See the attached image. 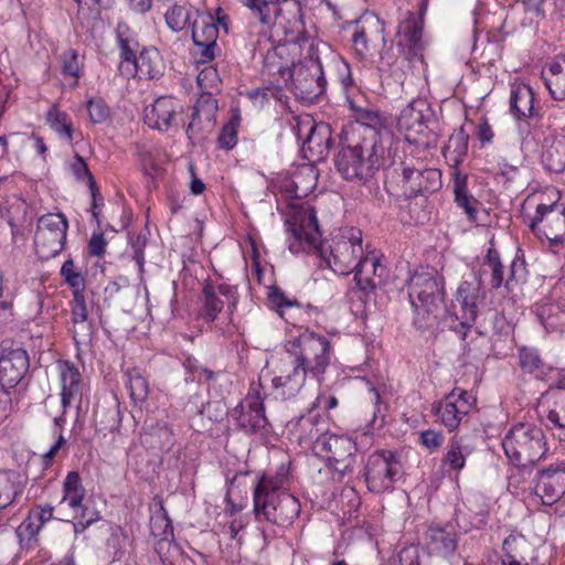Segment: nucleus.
<instances>
[{"instance_id":"nucleus-1","label":"nucleus","mask_w":565,"mask_h":565,"mask_svg":"<svg viewBox=\"0 0 565 565\" xmlns=\"http://www.w3.org/2000/svg\"><path fill=\"white\" fill-rule=\"evenodd\" d=\"M288 248L292 254H316L333 273L349 275L364 256L362 232L348 227L332 239L329 249L321 242L317 212L308 202L292 204L285 221Z\"/></svg>"},{"instance_id":"nucleus-2","label":"nucleus","mask_w":565,"mask_h":565,"mask_svg":"<svg viewBox=\"0 0 565 565\" xmlns=\"http://www.w3.org/2000/svg\"><path fill=\"white\" fill-rule=\"evenodd\" d=\"M288 469L281 465L275 473H264L253 490L254 513L257 521L287 529L299 518L301 505L289 492Z\"/></svg>"},{"instance_id":"nucleus-3","label":"nucleus","mask_w":565,"mask_h":565,"mask_svg":"<svg viewBox=\"0 0 565 565\" xmlns=\"http://www.w3.org/2000/svg\"><path fill=\"white\" fill-rule=\"evenodd\" d=\"M408 298L413 308V324L422 332L434 333L440 321L445 298V279L435 270L415 271L408 279Z\"/></svg>"},{"instance_id":"nucleus-4","label":"nucleus","mask_w":565,"mask_h":565,"mask_svg":"<svg viewBox=\"0 0 565 565\" xmlns=\"http://www.w3.org/2000/svg\"><path fill=\"white\" fill-rule=\"evenodd\" d=\"M285 364H295L309 379L321 383L331 365L333 349L330 340L306 329L298 334H290L284 341Z\"/></svg>"},{"instance_id":"nucleus-5","label":"nucleus","mask_w":565,"mask_h":565,"mask_svg":"<svg viewBox=\"0 0 565 565\" xmlns=\"http://www.w3.org/2000/svg\"><path fill=\"white\" fill-rule=\"evenodd\" d=\"M508 460L518 468L536 466L548 452L543 428L534 423H516L501 441Z\"/></svg>"},{"instance_id":"nucleus-6","label":"nucleus","mask_w":565,"mask_h":565,"mask_svg":"<svg viewBox=\"0 0 565 565\" xmlns=\"http://www.w3.org/2000/svg\"><path fill=\"white\" fill-rule=\"evenodd\" d=\"M383 160L382 143L342 146L335 156L338 172L348 181L366 182Z\"/></svg>"},{"instance_id":"nucleus-7","label":"nucleus","mask_w":565,"mask_h":565,"mask_svg":"<svg viewBox=\"0 0 565 565\" xmlns=\"http://www.w3.org/2000/svg\"><path fill=\"white\" fill-rule=\"evenodd\" d=\"M315 449L326 456V471L333 482H342L353 473L355 466V443L345 435L322 433L315 441Z\"/></svg>"},{"instance_id":"nucleus-8","label":"nucleus","mask_w":565,"mask_h":565,"mask_svg":"<svg viewBox=\"0 0 565 565\" xmlns=\"http://www.w3.org/2000/svg\"><path fill=\"white\" fill-rule=\"evenodd\" d=\"M556 200L539 203L535 214L529 220V227L540 239L547 241L548 249L556 255H565V206Z\"/></svg>"},{"instance_id":"nucleus-9","label":"nucleus","mask_w":565,"mask_h":565,"mask_svg":"<svg viewBox=\"0 0 565 565\" xmlns=\"http://www.w3.org/2000/svg\"><path fill=\"white\" fill-rule=\"evenodd\" d=\"M481 276V271H475L472 280H463L459 284L456 301L460 307V316L448 313L441 321L445 328L454 331L461 340L466 339L478 317V302L482 298L483 285Z\"/></svg>"},{"instance_id":"nucleus-10","label":"nucleus","mask_w":565,"mask_h":565,"mask_svg":"<svg viewBox=\"0 0 565 565\" xmlns=\"http://www.w3.org/2000/svg\"><path fill=\"white\" fill-rule=\"evenodd\" d=\"M403 473L398 455L392 450H379L369 456L364 478L370 491L383 493L393 490Z\"/></svg>"},{"instance_id":"nucleus-11","label":"nucleus","mask_w":565,"mask_h":565,"mask_svg":"<svg viewBox=\"0 0 565 565\" xmlns=\"http://www.w3.org/2000/svg\"><path fill=\"white\" fill-rule=\"evenodd\" d=\"M67 228L68 222L62 213H49L38 220L34 246L39 258L49 260L63 250Z\"/></svg>"},{"instance_id":"nucleus-12","label":"nucleus","mask_w":565,"mask_h":565,"mask_svg":"<svg viewBox=\"0 0 565 565\" xmlns=\"http://www.w3.org/2000/svg\"><path fill=\"white\" fill-rule=\"evenodd\" d=\"M233 418L246 434L266 435L269 422L265 415L264 397L259 384H252L245 398L233 409Z\"/></svg>"},{"instance_id":"nucleus-13","label":"nucleus","mask_w":565,"mask_h":565,"mask_svg":"<svg viewBox=\"0 0 565 565\" xmlns=\"http://www.w3.org/2000/svg\"><path fill=\"white\" fill-rule=\"evenodd\" d=\"M427 10V0H422L417 13L407 11L397 28V47L408 61L423 60L424 14Z\"/></svg>"},{"instance_id":"nucleus-14","label":"nucleus","mask_w":565,"mask_h":565,"mask_svg":"<svg viewBox=\"0 0 565 565\" xmlns=\"http://www.w3.org/2000/svg\"><path fill=\"white\" fill-rule=\"evenodd\" d=\"M354 119L342 128L340 139L348 141L350 139H360L361 141H376L377 139H387L390 129L383 125L380 115L376 111L353 108Z\"/></svg>"},{"instance_id":"nucleus-15","label":"nucleus","mask_w":565,"mask_h":565,"mask_svg":"<svg viewBox=\"0 0 565 565\" xmlns=\"http://www.w3.org/2000/svg\"><path fill=\"white\" fill-rule=\"evenodd\" d=\"M30 367L26 350L8 341L0 343V387L13 388L25 376Z\"/></svg>"},{"instance_id":"nucleus-16","label":"nucleus","mask_w":565,"mask_h":565,"mask_svg":"<svg viewBox=\"0 0 565 565\" xmlns=\"http://www.w3.org/2000/svg\"><path fill=\"white\" fill-rule=\"evenodd\" d=\"M475 403L476 398L466 390L456 387L433 407V412L439 422L449 431H452L458 428Z\"/></svg>"},{"instance_id":"nucleus-17","label":"nucleus","mask_w":565,"mask_h":565,"mask_svg":"<svg viewBox=\"0 0 565 565\" xmlns=\"http://www.w3.org/2000/svg\"><path fill=\"white\" fill-rule=\"evenodd\" d=\"M216 292L226 299L230 316L237 309L239 297L236 286L222 282L215 288L211 282H205L200 297L199 316L206 322L215 321L224 307V301L220 299Z\"/></svg>"},{"instance_id":"nucleus-18","label":"nucleus","mask_w":565,"mask_h":565,"mask_svg":"<svg viewBox=\"0 0 565 565\" xmlns=\"http://www.w3.org/2000/svg\"><path fill=\"white\" fill-rule=\"evenodd\" d=\"M535 495L544 505H553L565 493V461L559 460L537 471Z\"/></svg>"},{"instance_id":"nucleus-19","label":"nucleus","mask_w":565,"mask_h":565,"mask_svg":"<svg viewBox=\"0 0 565 565\" xmlns=\"http://www.w3.org/2000/svg\"><path fill=\"white\" fill-rule=\"evenodd\" d=\"M404 195H427L439 191L443 186L441 171L436 168L415 169L405 167L402 172Z\"/></svg>"},{"instance_id":"nucleus-20","label":"nucleus","mask_w":565,"mask_h":565,"mask_svg":"<svg viewBox=\"0 0 565 565\" xmlns=\"http://www.w3.org/2000/svg\"><path fill=\"white\" fill-rule=\"evenodd\" d=\"M218 28L211 14H200L192 23V40L196 46L200 63H209L215 57Z\"/></svg>"},{"instance_id":"nucleus-21","label":"nucleus","mask_w":565,"mask_h":565,"mask_svg":"<svg viewBox=\"0 0 565 565\" xmlns=\"http://www.w3.org/2000/svg\"><path fill=\"white\" fill-rule=\"evenodd\" d=\"M429 110L425 99L416 98L401 111L396 125L399 131L405 132L404 141H416V137L424 132Z\"/></svg>"},{"instance_id":"nucleus-22","label":"nucleus","mask_w":565,"mask_h":565,"mask_svg":"<svg viewBox=\"0 0 565 565\" xmlns=\"http://www.w3.org/2000/svg\"><path fill=\"white\" fill-rule=\"evenodd\" d=\"M482 266L484 267L483 271L489 270L491 274L490 286L493 289L504 286L510 290L513 281H516L520 278V275L524 271L523 263H520L516 259L512 260L509 270L505 271L500 254L494 248L488 249Z\"/></svg>"},{"instance_id":"nucleus-23","label":"nucleus","mask_w":565,"mask_h":565,"mask_svg":"<svg viewBox=\"0 0 565 565\" xmlns=\"http://www.w3.org/2000/svg\"><path fill=\"white\" fill-rule=\"evenodd\" d=\"M178 108L179 106L172 97L161 96L145 108V124L152 129L168 131L177 126Z\"/></svg>"},{"instance_id":"nucleus-24","label":"nucleus","mask_w":565,"mask_h":565,"mask_svg":"<svg viewBox=\"0 0 565 565\" xmlns=\"http://www.w3.org/2000/svg\"><path fill=\"white\" fill-rule=\"evenodd\" d=\"M217 110L218 104L213 97V92H202L196 100L191 121L188 126L189 138L192 139L200 131H211L215 125Z\"/></svg>"},{"instance_id":"nucleus-25","label":"nucleus","mask_w":565,"mask_h":565,"mask_svg":"<svg viewBox=\"0 0 565 565\" xmlns=\"http://www.w3.org/2000/svg\"><path fill=\"white\" fill-rule=\"evenodd\" d=\"M428 550L443 558H450L458 548V534L451 524H430L426 531Z\"/></svg>"},{"instance_id":"nucleus-26","label":"nucleus","mask_w":565,"mask_h":565,"mask_svg":"<svg viewBox=\"0 0 565 565\" xmlns=\"http://www.w3.org/2000/svg\"><path fill=\"white\" fill-rule=\"evenodd\" d=\"M353 271L359 288L367 294L383 282L386 267L381 263V257L369 253L359 260Z\"/></svg>"},{"instance_id":"nucleus-27","label":"nucleus","mask_w":565,"mask_h":565,"mask_svg":"<svg viewBox=\"0 0 565 565\" xmlns=\"http://www.w3.org/2000/svg\"><path fill=\"white\" fill-rule=\"evenodd\" d=\"M56 367L61 383V403L64 411H66L73 401L82 395V374L78 367L67 360H58Z\"/></svg>"},{"instance_id":"nucleus-28","label":"nucleus","mask_w":565,"mask_h":565,"mask_svg":"<svg viewBox=\"0 0 565 565\" xmlns=\"http://www.w3.org/2000/svg\"><path fill=\"white\" fill-rule=\"evenodd\" d=\"M318 171L312 164H301L291 177L282 181V190L291 198L308 196L317 186Z\"/></svg>"},{"instance_id":"nucleus-29","label":"nucleus","mask_w":565,"mask_h":565,"mask_svg":"<svg viewBox=\"0 0 565 565\" xmlns=\"http://www.w3.org/2000/svg\"><path fill=\"white\" fill-rule=\"evenodd\" d=\"M287 365L290 366V370L281 371V374L271 381L275 396L281 399L297 396L309 379L295 364Z\"/></svg>"},{"instance_id":"nucleus-30","label":"nucleus","mask_w":565,"mask_h":565,"mask_svg":"<svg viewBox=\"0 0 565 565\" xmlns=\"http://www.w3.org/2000/svg\"><path fill=\"white\" fill-rule=\"evenodd\" d=\"M129 30L125 25H118L117 39L120 51L119 73L125 78H134L136 72V62L138 61L137 52L139 43L137 40L128 35Z\"/></svg>"},{"instance_id":"nucleus-31","label":"nucleus","mask_w":565,"mask_h":565,"mask_svg":"<svg viewBox=\"0 0 565 565\" xmlns=\"http://www.w3.org/2000/svg\"><path fill=\"white\" fill-rule=\"evenodd\" d=\"M535 315L547 333L565 330V308L557 302L543 299L535 303Z\"/></svg>"},{"instance_id":"nucleus-32","label":"nucleus","mask_w":565,"mask_h":565,"mask_svg":"<svg viewBox=\"0 0 565 565\" xmlns=\"http://www.w3.org/2000/svg\"><path fill=\"white\" fill-rule=\"evenodd\" d=\"M135 66L134 77L138 76L140 79H158L166 70L164 61L156 47L142 49Z\"/></svg>"},{"instance_id":"nucleus-33","label":"nucleus","mask_w":565,"mask_h":565,"mask_svg":"<svg viewBox=\"0 0 565 565\" xmlns=\"http://www.w3.org/2000/svg\"><path fill=\"white\" fill-rule=\"evenodd\" d=\"M510 110L516 119H535L534 116V93L527 85H514L511 88Z\"/></svg>"},{"instance_id":"nucleus-34","label":"nucleus","mask_w":565,"mask_h":565,"mask_svg":"<svg viewBox=\"0 0 565 565\" xmlns=\"http://www.w3.org/2000/svg\"><path fill=\"white\" fill-rule=\"evenodd\" d=\"M545 85L555 100L565 99V55H558L543 72Z\"/></svg>"},{"instance_id":"nucleus-35","label":"nucleus","mask_w":565,"mask_h":565,"mask_svg":"<svg viewBox=\"0 0 565 565\" xmlns=\"http://www.w3.org/2000/svg\"><path fill=\"white\" fill-rule=\"evenodd\" d=\"M454 194L457 206L466 213L470 221L477 222L480 203L469 193L466 175L456 174L454 179Z\"/></svg>"},{"instance_id":"nucleus-36","label":"nucleus","mask_w":565,"mask_h":565,"mask_svg":"<svg viewBox=\"0 0 565 565\" xmlns=\"http://www.w3.org/2000/svg\"><path fill=\"white\" fill-rule=\"evenodd\" d=\"M143 443L152 450L168 452L174 445V435L166 423L147 426Z\"/></svg>"},{"instance_id":"nucleus-37","label":"nucleus","mask_w":565,"mask_h":565,"mask_svg":"<svg viewBox=\"0 0 565 565\" xmlns=\"http://www.w3.org/2000/svg\"><path fill=\"white\" fill-rule=\"evenodd\" d=\"M138 157L142 171L151 178L162 173L164 169L163 166L168 161L167 153L153 145L147 147V145L143 143L138 149Z\"/></svg>"},{"instance_id":"nucleus-38","label":"nucleus","mask_w":565,"mask_h":565,"mask_svg":"<svg viewBox=\"0 0 565 565\" xmlns=\"http://www.w3.org/2000/svg\"><path fill=\"white\" fill-rule=\"evenodd\" d=\"M327 81L321 66H318L317 74L306 75L303 79L297 78L295 84L296 95L303 100L315 102L326 90Z\"/></svg>"},{"instance_id":"nucleus-39","label":"nucleus","mask_w":565,"mask_h":565,"mask_svg":"<svg viewBox=\"0 0 565 565\" xmlns=\"http://www.w3.org/2000/svg\"><path fill=\"white\" fill-rule=\"evenodd\" d=\"M124 376L132 404L135 406L142 405L150 393L148 379L137 367L126 370Z\"/></svg>"},{"instance_id":"nucleus-40","label":"nucleus","mask_w":565,"mask_h":565,"mask_svg":"<svg viewBox=\"0 0 565 565\" xmlns=\"http://www.w3.org/2000/svg\"><path fill=\"white\" fill-rule=\"evenodd\" d=\"M23 484L21 476L14 470L0 471V509L10 505L21 494Z\"/></svg>"},{"instance_id":"nucleus-41","label":"nucleus","mask_w":565,"mask_h":565,"mask_svg":"<svg viewBox=\"0 0 565 565\" xmlns=\"http://www.w3.org/2000/svg\"><path fill=\"white\" fill-rule=\"evenodd\" d=\"M86 491L82 484V479L77 471H70L63 482V498L61 502H66L73 510L82 508Z\"/></svg>"},{"instance_id":"nucleus-42","label":"nucleus","mask_w":565,"mask_h":565,"mask_svg":"<svg viewBox=\"0 0 565 565\" xmlns=\"http://www.w3.org/2000/svg\"><path fill=\"white\" fill-rule=\"evenodd\" d=\"M320 424H323V418L311 407L296 419L294 427L299 433V439L307 440L322 435Z\"/></svg>"},{"instance_id":"nucleus-43","label":"nucleus","mask_w":565,"mask_h":565,"mask_svg":"<svg viewBox=\"0 0 565 565\" xmlns=\"http://www.w3.org/2000/svg\"><path fill=\"white\" fill-rule=\"evenodd\" d=\"M469 455L470 450L462 444V439L454 436L448 443L443 463L448 466L450 470L459 472L465 468L466 458Z\"/></svg>"},{"instance_id":"nucleus-44","label":"nucleus","mask_w":565,"mask_h":565,"mask_svg":"<svg viewBox=\"0 0 565 565\" xmlns=\"http://www.w3.org/2000/svg\"><path fill=\"white\" fill-rule=\"evenodd\" d=\"M61 72L64 77L71 79L70 86L76 87L82 76L84 62L76 50L70 49L61 54Z\"/></svg>"},{"instance_id":"nucleus-45","label":"nucleus","mask_w":565,"mask_h":565,"mask_svg":"<svg viewBox=\"0 0 565 565\" xmlns=\"http://www.w3.org/2000/svg\"><path fill=\"white\" fill-rule=\"evenodd\" d=\"M541 161L544 168L554 173L565 170V143H547L543 146Z\"/></svg>"},{"instance_id":"nucleus-46","label":"nucleus","mask_w":565,"mask_h":565,"mask_svg":"<svg viewBox=\"0 0 565 565\" xmlns=\"http://www.w3.org/2000/svg\"><path fill=\"white\" fill-rule=\"evenodd\" d=\"M519 360L523 372L540 376L548 370L539 351L534 348H521L519 350Z\"/></svg>"},{"instance_id":"nucleus-47","label":"nucleus","mask_w":565,"mask_h":565,"mask_svg":"<svg viewBox=\"0 0 565 565\" xmlns=\"http://www.w3.org/2000/svg\"><path fill=\"white\" fill-rule=\"evenodd\" d=\"M164 19L171 31L181 32L191 22V9L186 4L173 3L167 10Z\"/></svg>"},{"instance_id":"nucleus-48","label":"nucleus","mask_w":565,"mask_h":565,"mask_svg":"<svg viewBox=\"0 0 565 565\" xmlns=\"http://www.w3.org/2000/svg\"><path fill=\"white\" fill-rule=\"evenodd\" d=\"M552 428L559 429L558 439L565 441V391L557 390L555 392V401L553 407L546 416Z\"/></svg>"},{"instance_id":"nucleus-49","label":"nucleus","mask_w":565,"mask_h":565,"mask_svg":"<svg viewBox=\"0 0 565 565\" xmlns=\"http://www.w3.org/2000/svg\"><path fill=\"white\" fill-rule=\"evenodd\" d=\"M47 122L61 139H72V120L66 113L52 109L47 113Z\"/></svg>"},{"instance_id":"nucleus-50","label":"nucleus","mask_w":565,"mask_h":565,"mask_svg":"<svg viewBox=\"0 0 565 565\" xmlns=\"http://www.w3.org/2000/svg\"><path fill=\"white\" fill-rule=\"evenodd\" d=\"M186 371V382H201L202 380L212 381L215 376L214 372L200 364L199 360L192 355H186L182 362Z\"/></svg>"},{"instance_id":"nucleus-51","label":"nucleus","mask_w":565,"mask_h":565,"mask_svg":"<svg viewBox=\"0 0 565 565\" xmlns=\"http://www.w3.org/2000/svg\"><path fill=\"white\" fill-rule=\"evenodd\" d=\"M332 143H301L300 154L307 162L305 164H312L322 162L329 154L330 146Z\"/></svg>"},{"instance_id":"nucleus-52","label":"nucleus","mask_w":565,"mask_h":565,"mask_svg":"<svg viewBox=\"0 0 565 565\" xmlns=\"http://www.w3.org/2000/svg\"><path fill=\"white\" fill-rule=\"evenodd\" d=\"M65 282L73 289V292L85 290V278L83 274L75 269L72 258L66 259L60 270Z\"/></svg>"},{"instance_id":"nucleus-53","label":"nucleus","mask_w":565,"mask_h":565,"mask_svg":"<svg viewBox=\"0 0 565 565\" xmlns=\"http://www.w3.org/2000/svg\"><path fill=\"white\" fill-rule=\"evenodd\" d=\"M269 306L275 309L280 317H284L286 309L299 306L296 300L289 299L278 287H270L267 294Z\"/></svg>"},{"instance_id":"nucleus-54","label":"nucleus","mask_w":565,"mask_h":565,"mask_svg":"<svg viewBox=\"0 0 565 565\" xmlns=\"http://www.w3.org/2000/svg\"><path fill=\"white\" fill-rule=\"evenodd\" d=\"M72 321L74 326H83L88 318V311L84 291L73 292V299L71 301Z\"/></svg>"},{"instance_id":"nucleus-55","label":"nucleus","mask_w":565,"mask_h":565,"mask_svg":"<svg viewBox=\"0 0 565 565\" xmlns=\"http://www.w3.org/2000/svg\"><path fill=\"white\" fill-rule=\"evenodd\" d=\"M196 81L202 92H214L218 90L221 78L217 70L214 66L209 65L201 70Z\"/></svg>"},{"instance_id":"nucleus-56","label":"nucleus","mask_w":565,"mask_h":565,"mask_svg":"<svg viewBox=\"0 0 565 565\" xmlns=\"http://www.w3.org/2000/svg\"><path fill=\"white\" fill-rule=\"evenodd\" d=\"M87 113L94 124H102L109 117L110 109L102 98H90L87 100Z\"/></svg>"},{"instance_id":"nucleus-57","label":"nucleus","mask_w":565,"mask_h":565,"mask_svg":"<svg viewBox=\"0 0 565 565\" xmlns=\"http://www.w3.org/2000/svg\"><path fill=\"white\" fill-rule=\"evenodd\" d=\"M41 529L42 526L38 523L35 516L29 513L28 518L17 527L15 534L20 543H29L38 535Z\"/></svg>"},{"instance_id":"nucleus-58","label":"nucleus","mask_w":565,"mask_h":565,"mask_svg":"<svg viewBox=\"0 0 565 565\" xmlns=\"http://www.w3.org/2000/svg\"><path fill=\"white\" fill-rule=\"evenodd\" d=\"M519 540L514 535H509L502 543V550L504 552L502 564L503 565H529L524 557H520L513 548V545H518Z\"/></svg>"},{"instance_id":"nucleus-59","label":"nucleus","mask_w":565,"mask_h":565,"mask_svg":"<svg viewBox=\"0 0 565 565\" xmlns=\"http://www.w3.org/2000/svg\"><path fill=\"white\" fill-rule=\"evenodd\" d=\"M156 552L159 555L162 565H171V558L180 555L179 546L172 540L167 537L157 542Z\"/></svg>"},{"instance_id":"nucleus-60","label":"nucleus","mask_w":565,"mask_h":565,"mask_svg":"<svg viewBox=\"0 0 565 565\" xmlns=\"http://www.w3.org/2000/svg\"><path fill=\"white\" fill-rule=\"evenodd\" d=\"M132 249V259L138 265L140 276L143 275L145 271V247L147 245V238L143 235H138L136 238H132L130 242Z\"/></svg>"},{"instance_id":"nucleus-61","label":"nucleus","mask_w":565,"mask_h":565,"mask_svg":"<svg viewBox=\"0 0 565 565\" xmlns=\"http://www.w3.org/2000/svg\"><path fill=\"white\" fill-rule=\"evenodd\" d=\"M244 4L253 11L263 24L270 22V8L266 0H244Z\"/></svg>"},{"instance_id":"nucleus-62","label":"nucleus","mask_w":565,"mask_h":565,"mask_svg":"<svg viewBox=\"0 0 565 565\" xmlns=\"http://www.w3.org/2000/svg\"><path fill=\"white\" fill-rule=\"evenodd\" d=\"M241 122V115L238 109H232V115L227 124L221 130L217 141L233 140L237 137V128Z\"/></svg>"},{"instance_id":"nucleus-63","label":"nucleus","mask_w":565,"mask_h":565,"mask_svg":"<svg viewBox=\"0 0 565 565\" xmlns=\"http://www.w3.org/2000/svg\"><path fill=\"white\" fill-rule=\"evenodd\" d=\"M71 170L78 181H86L88 188H90V182L95 179L81 156H75V161L71 164Z\"/></svg>"},{"instance_id":"nucleus-64","label":"nucleus","mask_w":565,"mask_h":565,"mask_svg":"<svg viewBox=\"0 0 565 565\" xmlns=\"http://www.w3.org/2000/svg\"><path fill=\"white\" fill-rule=\"evenodd\" d=\"M419 439L423 446L428 448L430 451H435L443 445L444 435L440 431L427 429L420 433Z\"/></svg>"}]
</instances>
